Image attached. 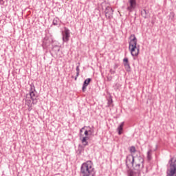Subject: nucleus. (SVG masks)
<instances>
[{"label": "nucleus", "instance_id": "nucleus-9", "mask_svg": "<svg viewBox=\"0 0 176 176\" xmlns=\"http://www.w3.org/2000/svg\"><path fill=\"white\" fill-rule=\"evenodd\" d=\"M52 40H50L49 36L46 35L43 40L42 47L43 49H47V47L50 46Z\"/></svg>", "mask_w": 176, "mask_h": 176}, {"label": "nucleus", "instance_id": "nucleus-8", "mask_svg": "<svg viewBox=\"0 0 176 176\" xmlns=\"http://www.w3.org/2000/svg\"><path fill=\"white\" fill-rule=\"evenodd\" d=\"M105 16L109 20H111L113 17V9L110 6H107L104 10Z\"/></svg>", "mask_w": 176, "mask_h": 176}, {"label": "nucleus", "instance_id": "nucleus-17", "mask_svg": "<svg viewBox=\"0 0 176 176\" xmlns=\"http://www.w3.org/2000/svg\"><path fill=\"white\" fill-rule=\"evenodd\" d=\"M123 126H124V122H121L117 129L119 135H121L122 133H123Z\"/></svg>", "mask_w": 176, "mask_h": 176}, {"label": "nucleus", "instance_id": "nucleus-24", "mask_svg": "<svg viewBox=\"0 0 176 176\" xmlns=\"http://www.w3.org/2000/svg\"><path fill=\"white\" fill-rule=\"evenodd\" d=\"M83 130H86V126H83L81 129H80V135H82V133H83Z\"/></svg>", "mask_w": 176, "mask_h": 176}, {"label": "nucleus", "instance_id": "nucleus-16", "mask_svg": "<svg viewBox=\"0 0 176 176\" xmlns=\"http://www.w3.org/2000/svg\"><path fill=\"white\" fill-rule=\"evenodd\" d=\"M85 152V146H83L82 144H79L78 146V149L76 150V154L78 156H80L82 153Z\"/></svg>", "mask_w": 176, "mask_h": 176}, {"label": "nucleus", "instance_id": "nucleus-28", "mask_svg": "<svg viewBox=\"0 0 176 176\" xmlns=\"http://www.w3.org/2000/svg\"><path fill=\"white\" fill-rule=\"evenodd\" d=\"M170 16H172V18L171 19H173V17H175V14H174V12H170Z\"/></svg>", "mask_w": 176, "mask_h": 176}, {"label": "nucleus", "instance_id": "nucleus-19", "mask_svg": "<svg viewBox=\"0 0 176 176\" xmlns=\"http://www.w3.org/2000/svg\"><path fill=\"white\" fill-rule=\"evenodd\" d=\"M76 75L74 78V80H78V77L79 76V74L80 72V69H79V65L76 67Z\"/></svg>", "mask_w": 176, "mask_h": 176}, {"label": "nucleus", "instance_id": "nucleus-31", "mask_svg": "<svg viewBox=\"0 0 176 176\" xmlns=\"http://www.w3.org/2000/svg\"><path fill=\"white\" fill-rule=\"evenodd\" d=\"M78 65H80V63H78Z\"/></svg>", "mask_w": 176, "mask_h": 176}, {"label": "nucleus", "instance_id": "nucleus-1", "mask_svg": "<svg viewBox=\"0 0 176 176\" xmlns=\"http://www.w3.org/2000/svg\"><path fill=\"white\" fill-rule=\"evenodd\" d=\"M129 39L130 40L129 50L131 54L133 57H137L140 54V45H137L138 40L135 37V34H131Z\"/></svg>", "mask_w": 176, "mask_h": 176}, {"label": "nucleus", "instance_id": "nucleus-10", "mask_svg": "<svg viewBox=\"0 0 176 176\" xmlns=\"http://www.w3.org/2000/svg\"><path fill=\"white\" fill-rule=\"evenodd\" d=\"M69 29L65 28V32L63 34V42H65L66 43H68V41H69Z\"/></svg>", "mask_w": 176, "mask_h": 176}, {"label": "nucleus", "instance_id": "nucleus-5", "mask_svg": "<svg viewBox=\"0 0 176 176\" xmlns=\"http://www.w3.org/2000/svg\"><path fill=\"white\" fill-rule=\"evenodd\" d=\"M142 160H141V162H136V165L133 166V169H128L127 170V174L128 176H140L141 174V169L144 167V164L142 163Z\"/></svg>", "mask_w": 176, "mask_h": 176}, {"label": "nucleus", "instance_id": "nucleus-6", "mask_svg": "<svg viewBox=\"0 0 176 176\" xmlns=\"http://www.w3.org/2000/svg\"><path fill=\"white\" fill-rule=\"evenodd\" d=\"M30 88L29 90V94H26V98H30L32 101L34 105L38 103V95L36 94V89H35V85L33 83L30 85Z\"/></svg>", "mask_w": 176, "mask_h": 176}, {"label": "nucleus", "instance_id": "nucleus-27", "mask_svg": "<svg viewBox=\"0 0 176 176\" xmlns=\"http://www.w3.org/2000/svg\"><path fill=\"white\" fill-rule=\"evenodd\" d=\"M112 102H113V101L112 100V99L108 100V105H109V107H110V105L112 104Z\"/></svg>", "mask_w": 176, "mask_h": 176}, {"label": "nucleus", "instance_id": "nucleus-22", "mask_svg": "<svg viewBox=\"0 0 176 176\" xmlns=\"http://www.w3.org/2000/svg\"><path fill=\"white\" fill-rule=\"evenodd\" d=\"M147 160H152V150H148L147 152Z\"/></svg>", "mask_w": 176, "mask_h": 176}, {"label": "nucleus", "instance_id": "nucleus-12", "mask_svg": "<svg viewBox=\"0 0 176 176\" xmlns=\"http://www.w3.org/2000/svg\"><path fill=\"white\" fill-rule=\"evenodd\" d=\"M27 99L25 100V105L28 106V109L29 112H31L32 111V100H31L28 96L26 98Z\"/></svg>", "mask_w": 176, "mask_h": 176}, {"label": "nucleus", "instance_id": "nucleus-4", "mask_svg": "<svg viewBox=\"0 0 176 176\" xmlns=\"http://www.w3.org/2000/svg\"><path fill=\"white\" fill-rule=\"evenodd\" d=\"M168 164L169 168L167 169L166 176H176V155L170 157Z\"/></svg>", "mask_w": 176, "mask_h": 176}, {"label": "nucleus", "instance_id": "nucleus-23", "mask_svg": "<svg viewBox=\"0 0 176 176\" xmlns=\"http://www.w3.org/2000/svg\"><path fill=\"white\" fill-rule=\"evenodd\" d=\"M129 152L131 153H135V152H137V150L135 149V146H131L129 148Z\"/></svg>", "mask_w": 176, "mask_h": 176}, {"label": "nucleus", "instance_id": "nucleus-21", "mask_svg": "<svg viewBox=\"0 0 176 176\" xmlns=\"http://www.w3.org/2000/svg\"><path fill=\"white\" fill-rule=\"evenodd\" d=\"M86 129L88 131V133H89V135H93L94 134V130L90 127V126H86Z\"/></svg>", "mask_w": 176, "mask_h": 176}, {"label": "nucleus", "instance_id": "nucleus-11", "mask_svg": "<svg viewBox=\"0 0 176 176\" xmlns=\"http://www.w3.org/2000/svg\"><path fill=\"white\" fill-rule=\"evenodd\" d=\"M123 62H124V67L126 72H130V71H131V67L130 66V63H129V58H124L123 59Z\"/></svg>", "mask_w": 176, "mask_h": 176}, {"label": "nucleus", "instance_id": "nucleus-25", "mask_svg": "<svg viewBox=\"0 0 176 176\" xmlns=\"http://www.w3.org/2000/svg\"><path fill=\"white\" fill-rule=\"evenodd\" d=\"M84 134H85V136H84V137H89V131H87V129H85V132H84Z\"/></svg>", "mask_w": 176, "mask_h": 176}, {"label": "nucleus", "instance_id": "nucleus-29", "mask_svg": "<svg viewBox=\"0 0 176 176\" xmlns=\"http://www.w3.org/2000/svg\"><path fill=\"white\" fill-rule=\"evenodd\" d=\"M4 2L3 0H0V5H3Z\"/></svg>", "mask_w": 176, "mask_h": 176}, {"label": "nucleus", "instance_id": "nucleus-32", "mask_svg": "<svg viewBox=\"0 0 176 176\" xmlns=\"http://www.w3.org/2000/svg\"><path fill=\"white\" fill-rule=\"evenodd\" d=\"M72 78H74V76H72Z\"/></svg>", "mask_w": 176, "mask_h": 176}, {"label": "nucleus", "instance_id": "nucleus-14", "mask_svg": "<svg viewBox=\"0 0 176 176\" xmlns=\"http://www.w3.org/2000/svg\"><path fill=\"white\" fill-rule=\"evenodd\" d=\"M90 82H91V78H87L86 80H85L83 85H82V92L85 93V91H86V89L87 87V86H89V85H90Z\"/></svg>", "mask_w": 176, "mask_h": 176}, {"label": "nucleus", "instance_id": "nucleus-26", "mask_svg": "<svg viewBox=\"0 0 176 176\" xmlns=\"http://www.w3.org/2000/svg\"><path fill=\"white\" fill-rule=\"evenodd\" d=\"M107 78L108 82H111L112 80V76H108Z\"/></svg>", "mask_w": 176, "mask_h": 176}, {"label": "nucleus", "instance_id": "nucleus-18", "mask_svg": "<svg viewBox=\"0 0 176 176\" xmlns=\"http://www.w3.org/2000/svg\"><path fill=\"white\" fill-rule=\"evenodd\" d=\"M52 50L54 52L55 54H57V53L60 52V47H58V45H55L52 47Z\"/></svg>", "mask_w": 176, "mask_h": 176}, {"label": "nucleus", "instance_id": "nucleus-3", "mask_svg": "<svg viewBox=\"0 0 176 176\" xmlns=\"http://www.w3.org/2000/svg\"><path fill=\"white\" fill-rule=\"evenodd\" d=\"M142 160V161H141ZM142 164H144V158L139 157L137 160L134 159V155L130 154L126 156V160H125V164L127 170L131 169V167L134 168V167L136 165V163H141Z\"/></svg>", "mask_w": 176, "mask_h": 176}, {"label": "nucleus", "instance_id": "nucleus-20", "mask_svg": "<svg viewBox=\"0 0 176 176\" xmlns=\"http://www.w3.org/2000/svg\"><path fill=\"white\" fill-rule=\"evenodd\" d=\"M58 23H60V19L56 17L52 21V25H59L58 27H60V24H58Z\"/></svg>", "mask_w": 176, "mask_h": 176}, {"label": "nucleus", "instance_id": "nucleus-2", "mask_svg": "<svg viewBox=\"0 0 176 176\" xmlns=\"http://www.w3.org/2000/svg\"><path fill=\"white\" fill-rule=\"evenodd\" d=\"M80 174L82 176H89L92 174H96V170L93 168V162L87 161L82 163L80 167Z\"/></svg>", "mask_w": 176, "mask_h": 176}, {"label": "nucleus", "instance_id": "nucleus-7", "mask_svg": "<svg viewBox=\"0 0 176 176\" xmlns=\"http://www.w3.org/2000/svg\"><path fill=\"white\" fill-rule=\"evenodd\" d=\"M137 8V0H128L126 3V10L129 12L130 14L132 12L135 10Z\"/></svg>", "mask_w": 176, "mask_h": 176}, {"label": "nucleus", "instance_id": "nucleus-13", "mask_svg": "<svg viewBox=\"0 0 176 176\" xmlns=\"http://www.w3.org/2000/svg\"><path fill=\"white\" fill-rule=\"evenodd\" d=\"M89 137H85L83 136V135H80V141L81 143L82 144V146H87V145H89V142H87V140H89Z\"/></svg>", "mask_w": 176, "mask_h": 176}, {"label": "nucleus", "instance_id": "nucleus-30", "mask_svg": "<svg viewBox=\"0 0 176 176\" xmlns=\"http://www.w3.org/2000/svg\"><path fill=\"white\" fill-rule=\"evenodd\" d=\"M111 74H115V72H113Z\"/></svg>", "mask_w": 176, "mask_h": 176}, {"label": "nucleus", "instance_id": "nucleus-15", "mask_svg": "<svg viewBox=\"0 0 176 176\" xmlns=\"http://www.w3.org/2000/svg\"><path fill=\"white\" fill-rule=\"evenodd\" d=\"M141 16L144 19H148L149 17V10H146V8L142 10Z\"/></svg>", "mask_w": 176, "mask_h": 176}]
</instances>
